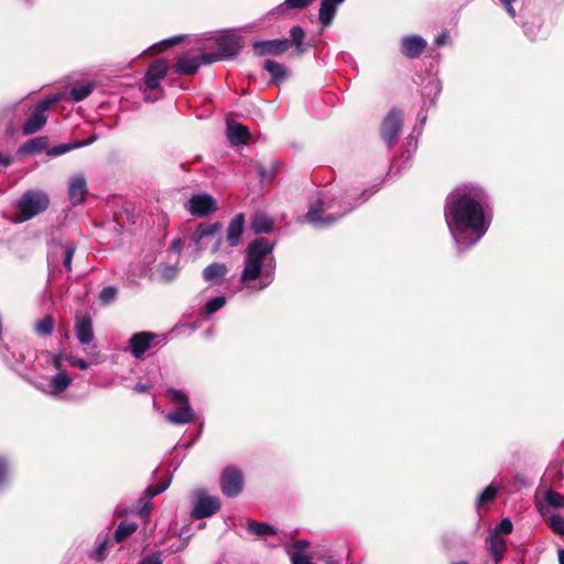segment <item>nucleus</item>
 Segmentation results:
<instances>
[{
    "label": "nucleus",
    "instance_id": "obj_1",
    "mask_svg": "<svg viewBox=\"0 0 564 564\" xmlns=\"http://www.w3.org/2000/svg\"><path fill=\"white\" fill-rule=\"evenodd\" d=\"M485 205L486 195L476 186L459 187L447 197L445 219L458 249L474 246L487 232L491 219Z\"/></svg>",
    "mask_w": 564,
    "mask_h": 564
},
{
    "label": "nucleus",
    "instance_id": "obj_2",
    "mask_svg": "<svg viewBox=\"0 0 564 564\" xmlns=\"http://www.w3.org/2000/svg\"><path fill=\"white\" fill-rule=\"evenodd\" d=\"M272 250L273 245L264 238L249 245L240 279L246 288L259 291L271 284L275 268Z\"/></svg>",
    "mask_w": 564,
    "mask_h": 564
},
{
    "label": "nucleus",
    "instance_id": "obj_3",
    "mask_svg": "<svg viewBox=\"0 0 564 564\" xmlns=\"http://www.w3.org/2000/svg\"><path fill=\"white\" fill-rule=\"evenodd\" d=\"M355 206V204L347 202V196H329L323 194L322 197L310 206L306 219L314 226H330L349 213Z\"/></svg>",
    "mask_w": 564,
    "mask_h": 564
},
{
    "label": "nucleus",
    "instance_id": "obj_4",
    "mask_svg": "<svg viewBox=\"0 0 564 564\" xmlns=\"http://www.w3.org/2000/svg\"><path fill=\"white\" fill-rule=\"evenodd\" d=\"M50 197L43 191H26L15 204L14 223L26 221L47 209Z\"/></svg>",
    "mask_w": 564,
    "mask_h": 564
},
{
    "label": "nucleus",
    "instance_id": "obj_5",
    "mask_svg": "<svg viewBox=\"0 0 564 564\" xmlns=\"http://www.w3.org/2000/svg\"><path fill=\"white\" fill-rule=\"evenodd\" d=\"M167 63L165 59L154 61L148 68L144 76V98L148 101H155L161 98L162 89L160 87L161 80L167 74Z\"/></svg>",
    "mask_w": 564,
    "mask_h": 564
},
{
    "label": "nucleus",
    "instance_id": "obj_6",
    "mask_svg": "<svg viewBox=\"0 0 564 564\" xmlns=\"http://www.w3.org/2000/svg\"><path fill=\"white\" fill-rule=\"evenodd\" d=\"M167 395L172 402L181 405L165 415L170 423L176 425L186 424L195 419V413L188 403V398L182 391L170 389Z\"/></svg>",
    "mask_w": 564,
    "mask_h": 564
},
{
    "label": "nucleus",
    "instance_id": "obj_7",
    "mask_svg": "<svg viewBox=\"0 0 564 564\" xmlns=\"http://www.w3.org/2000/svg\"><path fill=\"white\" fill-rule=\"evenodd\" d=\"M220 508V500L216 496H209L205 490L198 489L194 492V503L191 512L192 518L203 519L215 514Z\"/></svg>",
    "mask_w": 564,
    "mask_h": 564
},
{
    "label": "nucleus",
    "instance_id": "obj_8",
    "mask_svg": "<svg viewBox=\"0 0 564 564\" xmlns=\"http://www.w3.org/2000/svg\"><path fill=\"white\" fill-rule=\"evenodd\" d=\"M219 231L220 225L218 223H202L194 231L192 240L199 249H206V240L213 239L215 240L213 252H217L220 243Z\"/></svg>",
    "mask_w": 564,
    "mask_h": 564
},
{
    "label": "nucleus",
    "instance_id": "obj_9",
    "mask_svg": "<svg viewBox=\"0 0 564 564\" xmlns=\"http://www.w3.org/2000/svg\"><path fill=\"white\" fill-rule=\"evenodd\" d=\"M243 487L242 473L235 467H227L220 476V488L225 496L237 497Z\"/></svg>",
    "mask_w": 564,
    "mask_h": 564
},
{
    "label": "nucleus",
    "instance_id": "obj_10",
    "mask_svg": "<svg viewBox=\"0 0 564 564\" xmlns=\"http://www.w3.org/2000/svg\"><path fill=\"white\" fill-rule=\"evenodd\" d=\"M56 100V98L45 99L36 106L31 117L24 122L22 127L23 134H33L44 127L47 120L45 112Z\"/></svg>",
    "mask_w": 564,
    "mask_h": 564
},
{
    "label": "nucleus",
    "instance_id": "obj_11",
    "mask_svg": "<svg viewBox=\"0 0 564 564\" xmlns=\"http://www.w3.org/2000/svg\"><path fill=\"white\" fill-rule=\"evenodd\" d=\"M241 48L240 37L228 31L217 37V53L210 54L215 61L229 58L238 54Z\"/></svg>",
    "mask_w": 564,
    "mask_h": 564
},
{
    "label": "nucleus",
    "instance_id": "obj_12",
    "mask_svg": "<svg viewBox=\"0 0 564 564\" xmlns=\"http://www.w3.org/2000/svg\"><path fill=\"white\" fill-rule=\"evenodd\" d=\"M402 119V112L397 109H392L382 122L381 135L389 147H391L399 137Z\"/></svg>",
    "mask_w": 564,
    "mask_h": 564
},
{
    "label": "nucleus",
    "instance_id": "obj_13",
    "mask_svg": "<svg viewBox=\"0 0 564 564\" xmlns=\"http://www.w3.org/2000/svg\"><path fill=\"white\" fill-rule=\"evenodd\" d=\"M159 337V335L151 332L135 333L129 339V350L137 359H142Z\"/></svg>",
    "mask_w": 564,
    "mask_h": 564
},
{
    "label": "nucleus",
    "instance_id": "obj_14",
    "mask_svg": "<svg viewBox=\"0 0 564 564\" xmlns=\"http://www.w3.org/2000/svg\"><path fill=\"white\" fill-rule=\"evenodd\" d=\"M213 62H215V58L209 54H202L194 57L182 56L175 64V73L180 75H193L202 65Z\"/></svg>",
    "mask_w": 564,
    "mask_h": 564
},
{
    "label": "nucleus",
    "instance_id": "obj_15",
    "mask_svg": "<svg viewBox=\"0 0 564 564\" xmlns=\"http://www.w3.org/2000/svg\"><path fill=\"white\" fill-rule=\"evenodd\" d=\"M188 212L194 216H206L217 209L216 200L207 194L192 196L187 203Z\"/></svg>",
    "mask_w": 564,
    "mask_h": 564
},
{
    "label": "nucleus",
    "instance_id": "obj_16",
    "mask_svg": "<svg viewBox=\"0 0 564 564\" xmlns=\"http://www.w3.org/2000/svg\"><path fill=\"white\" fill-rule=\"evenodd\" d=\"M289 48L288 40L260 41L253 44L254 52L260 56L280 55Z\"/></svg>",
    "mask_w": 564,
    "mask_h": 564
},
{
    "label": "nucleus",
    "instance_id": "obj_17",
    "mask_svg": "<svg viewBox=\"0 0 564 564\" xmlns=\"http://www.w3.org/2000/svg\"><path fill=\"white\" fill-rule=\"evenodd\" d=\"M486 546L495 563H500L507 551L505 539L498 535L497 532H490L486 539Z\"/></svg>",
    "mask_w": 564,
    "mask_h": 564
},
{
    "label": "nucleus",
    "instance_id": "obj_18",
    "mask_svg": "<svg viewBox=\"0 0 564 564\" xmlns=\"http://www.w3.org/2000/svg\"><path fill=\"white\" fill-rule=\"evenodd\" d=\"M87 194V183L83 175H75L69 180L68 195L73 205L84 202Z\"/></svg>",
    "mask_w": 564,
    "mask_h": 564
},
{
    "label": "nucleus",
    "instance_id": "obj_19",
    "mask_svg": "<svg viewBox=\"0 0 564 564\" xmlns=\"http://www.w3.org/2000/svg\"><path fill=\"white\" fill-rule=\"evenodd\" d=\"M426 46V42L421 36H406L401 42V51L409 58L417 57Z\"/></svg>",
    "mask_w": 564,
    "mask_h": 564
},
{
    "label": "nucleus",
    "instance_id": "obj_20",
    "mask_svg": "<svg viewBox=\"0 0 564 564\" xmlns=\"http://www.w3.org/2000/svg\"><path fill=\"white\" fill-rule=\"evenodd\" d=\"M245 216L243 214H237L229 223L227 229V241L229 246L236 247L240 243V237L243 231Z\"/></svg>",
    "mask_w": 564,
    "mask_h": 564
},
{
    "label": "nucleus",
    "instance_id": "obj_21",
    "mask_svg": "<svg viewBox=\"0 0 564 564\" xmlns=\"http://www.w3.org/2000/svg\"><path fill=\"white\" fill-rule=\"evenodd\" d=\"M75 333L82 345H88L94 339L93 325L89 317L76 319Z\"/></svg>",
    "mask_w": 564,
    "mask_h": 564
},
{
    "label": "nucleus",
    "instance_id": "obj_22",
    "mask_svg": "<svg viewBox=\"0 0 564 564\" xmlns=\"http://www.w3.org/2000/svg\"><path fill=\"white\" fill-rule=\"evenodd\" d=\"M227 137L235 145L245 144L249 138V130L240 123L230 122L227 126Z\"/></svg>",
    "mask_w": 564,
    "mask_h": 564
},
{
    "label": "nucleus",
    "instance_id": "obj_23",
    "mask_svg": "<svg viewBox=\"0 0 564 564\" xmlns=\"http://www.w3.org/2000/svg\"><path fill=\"white\" fill-rule=\"evenodd\" d=\"M227 272L228 269L224 263L215 262L204 269L203 278L206 282L217 284L226 276Z\"/></svg>",
    "mask_w": 564,
    "mask_h": 564
},
{
    "label": "nucleus",
    "instance_id": "obj_24",
    "mask_svg": "<svg viewBox=\"0 0 564 564\" xmlns=\"http://www.w3.org/2000/svg\"><path fill=\"white\" fill-rule=\"evenodd\" d=\"M344 0H322L318 18L323 25H329L335 13L337 7L343 3Z\"/></svg>",
    "mask_w": 564,
    "mask_h": 564
},
{
    "label": "nucleus",
    "instance_id": "obj_25",
    "mask_svg": "<svg viewBox=\"0 0 564 564\" xmlns=\"http://www.w3.org/2000/svg\"><path fill=\"white\" fill-rule=\"evenodd\" d=\"M251 228L257 234H268L273 228V221L265 214L257 213L251 219Z\"/></svg>",
    "mask_w": 564,
    "mask_h": 564
},
{
    "label": "nucleus",
    "instance_id": "obj_26",
    "mask_svg": "<svg viewBox=\"0 0 564 564\" xmlns=\"http://www.w3.org/2000/svg\"><path fill=\"white\" fill-rule=\"evenodd\" d=\"M72 382V379L68 377V375L65 371H59L57 375H55L48 384L50 393L51 394H59L61 392L65 391Z\"/></svg>",
    "mask_w": 564,
    "mask_h": 564
},
{
    "label": "nucleus",
    "instance_id": "obj_27",
    "mask_svg": "<svg viewBox=\"0 0 564 564\" xmlns=\"http://www.w3.org/2000/svg\"><path fill=\"white\" fill-rule=\"evenodd\" d=\"M46 147L47 139L45 137H37L20 147L19 152L22 154H33L41 152L42 150L46 149Z\"/></svg>",
    "mask_w": 564,
    "mask_h": 564
},
{
    "label": "nucleus",
    "instance_id": "obj_28",
    "mask_svg": "<svg viewBox=\"0 0 564 564\" xmlns=\"http://www.w3.org/2000/svg\"><path fill=\"white\" fill-rule=\"evenodd\" d=\"M312 2H313V0H285L278 8H275L271 12V14H273V15L284 14L286 11L292 10V9L305 8Z\"/></svg>",
    "mask_w": 564,
    "mask_h": 564
},
{
    "label": "nucleus",
    "instance_id": "obj_29",
    "mask_svg": "<svg viewBox=\"0 0 564 564\" xmlns=\"http://www.w3.org/2000/svg\"><path fill=\"white\" fill-rule=\"evenodd\" d=\"M263 68L269 72L272 76V79L275 83H280L281 80L285 79L286 72L283 65L274 62V61H265L263 63Z\"/></svg>",
    "mask_w": 564,
    "mask_h": 564
},
{
    "label": "nucleus",
    "instance_id": "obj_30",
    "mask_svg": "<svg viewBox=\"0 0 564 564\" xmlns=\"http://www.w3.org/2000/svg\"><path fill=\"white\" fill-rule=\"evenodd\" d=\"M94 90V85L90 83L79 84L74 86L70 91L69 96L70 99L74 101H82L85 98H87Z\"/></svg>",
    "mask_w": 564,
    "mask_h": 564
},
{
    "label": "nucleus",
    "instance_id": "obj_31",
    "mask_svg": "<svg viewBox=\"0 0 564 564\" xmlns=\"http://www.w3.org/2000/svg\"><path fill=\"white\" fill-rule=\"evenodd\" d=\"M96 138L93 137L90 138L89 140L87 141H84V142H76V143H73V144H61V145H57V147H53L51 149L47 150V155L48 156H57V155H62L73 149H76V148H80V147H85V145H88L90 144Z\"/></svg>",
    "mask_w": 564,
    "mask_h": 564
},
{
    "label": "nucleus",
    "instance_id": "obj_32",
    "mask_svg": "<svg viewBox=\"0 0 564 564\" xmlns=\"http://www.w3.org/2000/svg\"><path fill=\"white\" fill-rule=\"evenodd\" d=\"M248 530L258 535V536H265L268 534H275L276 531L273 527L269 525L268 523L263 522H257V521H250L247 525Z\"/></svg>",
    "mask_w": 564,
    "mask_h": 564
},
{
    "label": "nucleus",
    "instance_id": "obj_33",
    "mask_svg": "<svg viewBox=\"0 0 564 564\" xmlns=\"http://www.w3.org/2000/svg\"><path fill=\"white\" fill-rule=\"evenodd\" d=\"M138 525L134 522H121L115 533V539L117 542L124 541L128 536H130L135 530Z\"/></svg>",
    "mask_w": 564,
    "mask_h": 564
},
{
    "label": "nucleus",
    "instance_id": "obj_34",
    "mask_svg": "<svg viewBox=\"0 0 564 564\" xmlns=\"http://www.w3.org/2000/svg\"><path fill=\"white\" fill-rule=\"evenodd\" d=\"M54 328V321L51 316H45L35 324V332L41 336H48Z\"/></svg>",
    "mask_w": 564,
    "mask_h": 564
},
{
    "label": "nucleus",
    "instance_id": "obj_35",
    "mask_svg": "<svg viewBox=\"0 0 564 564\" xmlns=\"http://www.w3.org/2000/svg\"><path fill=\"white\" fill-rule=\"evenodd\" d=\"M545 502L553 508H564V495L553 491L546 490L544 492Z\"/></svg>",
    "mask_w": 564,
    "mask_h": 564
},
{
    "label": "nucleus",
    "instance_id": "obj_36",
    "mask_svg": "<svg viewBox=\"0 0 564 564\" xmlns=\"http://www.w3.org/2000/svg\"><path fill=\"white\" fill-rule=\"evenodd\" d=\"M497 496V488L494 485H489L478 497V507L492 501Z\"/></svg>",
    "mask_w": 564,
    "mask_h": 564
},
{
    "label": "nucleus",
    "instance_id": "obj_37",
    "mask_svg": "<svg viewBox=\"0 0 564 564\" xmlns=\"http://www.w3.org/2000/svg\"><path fill=\"white\" fill-rule=\"evenodd\" d=\"M182 41L181 36H174L167 40H163L162 42L154 44L150 50L153 52V54L159 53L161 51L167 50L175 44L180 43Z\"/></svg>",
    "mask_w": 564,
    "mask_h": 564
},
{
    "label": "nucleus",
    "instance_id": "obj_38",
    "mask_svg": "<svg viewBox=\"0 0 564 564\" xmlns=\"http://www.w3.org/2000/svg\"><path fill=\"white\" fill-rule=\"evenodd\" d=\"M64 248V267L67 271L72 270V260L76 251V247L73 242H66L63 245Z\"/></svg>",
    "mask_w": 564,
    "mask_h": 564
},
{
    "label": "nucleus",
    "instance_id": "obj_39",
    "mask_svg": "<svg viewBox=\"0 0 564 564\" xmlns=\"http://www.w3.org/2000/svg\"><path fill=\"white\" fill-rule=\"evenodd\" d=\"M226 304L225 296H216L206 303V314L212 315Z\"/></svg>",
    "mask_w": 564,
    "mask_h": 564
},
{
    "label": "nucleus",
    "instance_id": "obj_40",
    "mask_svg": "<svg viewBox=\"0 0 564 564\" xmlns=\"http://www.w3.org/2000/svg\"><path fill=\"white\" fill-rule=\"evenodd\" d=\"M117 289L115 286L104 288L99 294V300L102 304H110L117 296Z\"/></svg>",
    "mask_w": 564,
    "mask_h": 564
},
{
    "label": "nucleus",
    "instance_id": "obj_41",
    "mask_svg": "<svg viewBox=\"0 0 564 564\" xmlns=\"http://www.w3.org/2000/svg\"><path fill=\"white\" fill-rule=\"evenodd\" d=\"M292 564H314L311 558L303 553H300V550H288Z\"/></svg>",
    "mask_w": 564,
    "mask_h": 564
},
{
    "label": "nucleus",
    "instance_id": "obj_42",
    "mask_svg": "<svg viewBox=\"0 0 564 564\" xmlns=\"http://www.w3.org/2000/svg\"><path fill=\"white\" fill-rule=\"evenodd\" d=\"M549 525L555 533L564 536V518L561 516H552L549 519Z\"/></svg>",
    "mask_w": 564,
    "mask_h": 564
},
{
    "label": "nucleus",
    "instance_id": "obj_43",
    "mask_svg": "<svg viewBox=\"0 0 564 564\" xmlns=\"http://www.w3.org/2000/svg\"><path fill=\"white\" fill-rule=\"evenodd\" d=\"M512 529V522L509 519H502L491 532H497L501 536V534H510Z\"/></svg>",
    "mask_w": 564,
    "mask_h": 564
},
{
    "label": "nucleus",
    "instance_id": "obj_44",
    "mask_svg": "<svg viewBox=\"0 0 564 564\" xmlns=\"http://www.w3.org/2000/svg\"><path fill=\"white\" fill-rule=\"evenodd\" d=\"M291 35V42L296 46L300 47L302 45L303 39H304V31L301 26H293L290 31Z\"/></svg>",
    "mask_w": 564,
    "mask_h": 564
},
{
    "label": "nucleus",
    "instance_id": "obj_45",
    "mask_svg": "<svg viewBox=\"0 0 564 564\" xmlns=\"http://www.w3.org/2000/svg\"><path fill=\"white\" fill-rule=\"evenodd\" d=\"M167 486H169L167 482H162V484H159L156 486L148 487L147 490H145L147 498L151 499V498L160 495L161 492H163L167 488Z\"/></svg>",
    "mask_w": 564,
    "mask_h": 564
},
{
    "label": "nucleus",
    "instance_id": "obj_46",
    "mask_svg": "<svg viewBox=\"0 0 564 564\" xmlns=\"http://www.w3.org/2000/svg\"><path fill=\"white\" fill-rule=\"evenodd\" d=\"M8 470V462L3 457H0V486H2L7 480Z\"/></svg>",
    "mask_w": 564,
    "mask_h": 564
},
{
    "label": "nucleus",
    "instance_id": "obj_47",
    "mask_svg": "<svg viewBox=\"0 0 564 564\" xmlns=\"http://www.w3.org/2000/svg\"><path fill=\"white\" fill-rule=\"evenodd\" d=\"M68 362L70 366L77 367L83 370H86L88 368V364L84 359L77 357H69Z\"/></svg>",
    "mask_w": 564,
    "mask_h": 564
},
{
    "label": "nucleus",
    "instance_id": "obj_48",
    "mask_svg": "<svg viewBox=\"0 0 564 564\" xmlns=\"http://www.w3.org/2000/svg\"><path fill=\"white\" fill-rule=\"evenodd\" d=\"M139 564H162L159 553L144 557Z\"/></svg>",
    "mask_w": 564,
    "mask_h": 564
},
{
    "label": "nucleus",
    "instance_id": "obj_49",
    "mask_svg": "<svg viewBox=\"0 0 564 564\" xmlns=\"http://www.w3.org/2000/svg\"><path fill=\"white\" fill-rule=\"evenodd\" d=\"M308 546V543L305 540L296 541L289 550H300V553Z\"/></svg>",
    "mask_w": 564,
    "mask_h": 564
},
{
    "label": "nucleus",
    "instance_id": "obj_50",
    "mask_svg": "<svg viewBox=\"0 0 564 564\" xmlns=\"http://www.w3.org/2000/svg\"><path fill=\"white\" fill-rule=\"evenodd\" d=\"M104 549H105V544H101L97 550H95L94 557L97 561L104 560V557H105V550Z\"/></svg>",
    "mask_w": 564,
    "mask_h": 564
},
{
    "label": "nucleus",
    "instance_id": "obj_51",
    "mask_svg": "<svg viewBox=\"0 0 564 564\" xmlns=\"http://www.w3.org/2000/svg\"><path fill=\"white\" fill-rule=\"evenodd\" d=\"M448 40V36L446 33H442L440 34L436 39H435V44L437 46H441V45H444Z\"/></svg>",
    "mask_w": 564,
    "mask_h": 564
},
{
    "label": "nucleus",
    "instance_id": "obj_52",
    "mask_svg": "<svg viewBox=\"0 0 564 564\" xmlns=\"http://www.w3.org/2000/svg\"><path fill=\"white\" fill-rule=\"evenodd\" d=\"M12 163V158L0 153V165L9 166Z\"/></svg>",
    "mask_w": 564,
    "mask_h": 564
},
{
    "label": "nucleus",
    "instance_id": "obj_53",
    "mask_svg": "<svg viewBox=\"0 0 564 564\" xmlns=\"http://www.w3.org/2000/svg\"><path fill=\"white\" fill-rule=\"evenodd\" d=\"M53 365L58 370L62 368V357L59 355L53 357Z\"/></svg>",
    "mask_w": 564,
    "mask_h": 564
},
{
    "label": "nucleus",
    "instance_id": "obj_54",
    "mask_svg": "<svg viewBox=\"0 0 564 564\" xmlns=\"http://www.w3.org/2000/svg\"><path fill=\"white\" fill-rule=\"evenodd\" d=\"M133 390L137 392H147L149 390V387L142 383H138L134 386Z\"/></svg>",
    "mask_w": 564,
    "mask_h": 564
},
{
    "label": "nucleus",
    "instance_id": "obj_55",
    "mask_svg": "<svg viewBox=\"0 0 564 564\" xmlns=\"http://www.w3.org/2000/svg\"><path fill=\"white\" fill-rule=\"evenodd\" d=\"M558 562L560 564H564V550L558 551Z\"/></svg>",
    "mask_w": 564,
    "mask_h": 564
},
{
    "label": "nucleus",
    "instance_id": "obj_56",
    "mask_svg": "<svg viewBox=\"0 0 564 564\" xmlns=\"http://www.w3.org/2000/svg\"><path fill=\"white\" fill-rule=\"evenodd\" d=\"M172 249L174 251H180L181 249V242L180 241H174L173 245H172Z\"/></svg>",
    "mask_w": 564,
    "mask_h": 564
},
{
    "label": "nucleus",
    "instance_id": "obj_57",
    "mask_svg": "<svg viewBox=\"0 0 564 564\" xmlns=\"http://www.w3.org/2000/svg\"><path fill=\"white\" fill-rule=\"evenodd\" d=\"M538 508L541 512H543V506L541 503L538 505Z\"/></svg>",
    "mask_w": 564,
    "mask_h": 564
},
{
    "label": "nucleus",
    "instance_id": "obj_58",
    "mask_svg": "<svg viewBox=\"0 0 564 564\" xmlns=\"http://www.w3.org/2000/svg\"><path fill=\"white\" fill-rule=\"evenodd\" d=\"M432 84H433V86H434V88H435V89L440 90V89H438V84H437V83H432Z\"/></svg>",
    "mask_w": 564,
    "mask_h": 564
},
{
    "label": "nucleus",
    "instance_id": "obj_59",
    "mask_svg": "<svg viewBox=\"0 0 564 564\" xmlns=\"http://www.w3.org/2000/svg\"><path fill=\"white\" fill-rule=\"evenodd\" d=\"M455 564H468V563H467V562L462 561V562H457V563H455Z\"/></svg>",
    "mask_w": 564,
    "mask_h": 564
},
{
    "label": "nucleus",
    "instance_id": "obj_60",
    "mask_svg": "<svg viewBox=\"0 0 564 564\" xmlns=\"http://www.w3.org/2000/svg\"><path fill=\"white\" fill-rule=\"evenodd\" d=\"M327 564H334L332 561H328Z\"/></svg>",
    "mask_w": 564,
    "mask_h": 564
}]
</instances>
